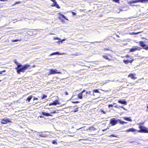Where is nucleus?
<instances>
[{
    "instance_id": "4be33fe9",
    "label": "nucleus",
    "mask_w": 148,
    "mask_h": 148,
    "mask_svg": "<svg viewBox=\"0 0 148 148\" xmlns=\"http://www.w3.org/2000/svg\"><path fill=\"white\" fill-rule=\"evenodd\" d=\"M123 119L124 120H127V121H132V120L129 118L124 117Z\"/></svg>"
},
{
    "instance_id": "ea45409f",
    "label": "nucleus",
    "mask_w": 148,
    "mask_h": 148,
    "mask_svg": "<svg viewBox=\"0 0 148 148\" xmlns=\"http://www.w3.org/2000/svg\"><path fill=\"white\" fill-rule=\"evenodd\" d=\"M8 0H0V1H7Z\"/></svg>"
},
{
    "instance_id": "cd10ccee",
    "label": "nucleus",
    "mask_w": 148,
    "mask_h": 148,
    "mask_svg": "<svg viewBox=\"0 0 148 148\" xmlns=\"http://www.w3.org/2000/svg\"><path fill=\"white\" fill-rule=\"evenodd\" d=\"M120 0H113V1L115 2L116 3H119V1Z\"/></svg>"
},
{
    "instance_id": "f704fd0d",
    "label": "nucleus",
    "mask_w": 148,
    "mask_h": 148,
    "mask_svg": "<svg viewBox=\"0 0 148 148\" xmlns=\"http://www.w3.org/2000/svg\"><path fill=\"white\" fill-rule=\"evenodd\" d=\"M101 112H102L103 114H105L106 113V112H105L103 110H101L100 111Z\"/></svg>"
},
{
    "instance_id": "6ab92c4d",
    "label": "nucleus",
    "mask_w": 148,
    "mask_h": 148,
    "mask_svg": "<svg viewBox=\"0 0 148 148\" xmlns=\"http://www.w3.org/2000/svg\"><path fill=\"white\" fill-rule=\"evenodd\" d=\"M58 14L60 16H61L62 17H63V18H64L66 20H68V19L66 18V17L63 14H61V13L59 12L58 13Z\"/></svg>"
},
{
    "instance_id": "c85d7f7f",
    "label": "nucleus",
    "mask_w": 148,
    "mask_h": 148,
    "mask_svg": "<svg viewBox=\"0 0 148 148\" xmlns=\"http://www.w3.org/2000/svg\"><path fill=\"white\" fill-rule=\"evenodd\" d=\"M52 142V143L53 144H57V142L55 140H53Z\"/></svg>"
},
{
    "instance_id": "a878e982",
    "label": "nucleus",
    "mask_w": 148,
    "mask_h": 148,
    "mask_svg": "<svg viewBox=\"0 0 148 148\" xmlns=\"http://www.w3.org/2000/svg\"><path fill=\"white\" fill-rule=\"evenodd\" d=\"M21 3V1H17L15 3H14L13 5V6H14L16 4H19Z\"/></svg>"
},
{
    "instance_id": "72a5a7b5",
    "label": "nucleus",
    "mask_w": 148,
    "mask_h": 148,
    "mask_svg": "<svg viewBox=\"0 0 148 148\" xmlns=\"http://www.w3.org/2000/svg\"><path fill=\"white\" fill-rule=\"evenodd\" d=\"M71 12L72 13L73 15H75L76 14V13L72 11Z\"/></svg>"
},
{
    "instance_id": "79ce46f5",
    "label": "nucleus",
    "mask_w": 148,
    "mask_h": 148,
    "mask_svg": "<svg viewBox=\"0 0 148 148\" xmlns=\"http://www.w3.org/2000/svg\"><path fill=\"white\" fill-rule=\"evenodd\" d=\"M145 49L146 50H148V46H147L146 47V48H145Z\"/></svg>"
},
{
    "instance_id": "6e6552de",
    "label": "nucleus",
    "mask_w": 148,
    "mask_h": 148,
    "mask_svg": "<svg viewBox=\"0 0 148 148\" xmlns=\"http://www.w3.org/2000/svg\"><path fill=\"white\" fill-rule=\"evenodd\" d=\"M118 121L114 118H112L110 120V123L112 126L114 125L117 123Z\"/></svg>"
},
{
    "instance_id": "a19ab883",
    "label": "nucleus",
    "mask_w": 148,
    "mask_h": 148,
    "mask_svg": "<svg viewBox=\"0 0 148 148\" xmlns=\"http://www.w3.org/2000/svg\"><path fill=\"white\" fill-rule=\"evenodd\" d=\"M73 103H79V102L78 101H76L75 102H73Z\"/></svg>"
},
{
    "instance_id": "2f4dec72",
    "label": "nucleus",
    "mask_w": 148,
    "mask_h": 148,
    "mask_svg": "<svg viewBox=\"0 0 148 148\" xmlns=\"http://www.w3.org/2000/svg\"><path fill=\"white\" fill-rule=\"evenodd\" d=\"M108 107L109 108L110 107H113V105L112 104H110L108 105Z\"/></svg>"
},
{
    "instance_id": "ddd939ff",
    "label": "nucleus",
    "mask_w": 148,
    "mask_h": 148,
    "mask_svg": "<svg viewBox=\"0 0 148 148\" xmlns=\"http://www.w3.org/2000/svg\"><path fill=\"white\" fill-rule=\"evenodd\" d=\"M59 101L58 100H55L53 103H50L49 104V106H56L57 104H59Z\"/></svg>"
},
{
    "instance_id": "bb28decb",
    "label": "nucleus",
    "mask_w": 148,
    "mask_h": 148,
    "mask_svg": "<svg viewBox=\"0 0 148 148\" xmlns=\"http://www.w3.org/2000/svg\"><path fill=\"white\" fill-rule=\"evenodd\" d=\"M20 40H19L18 39H15V40H12V42H16L20 41Z\"/></svg>"
},
{
    "instance_id": "c756f323",
    "label": "nucleus",
    "mask_w": 148,
    "mask_h": 148,
    "mask_svg": "<svg viewBox=\"0 0 148 148\" xmlns=\"http://www.w3.org/2000/svg\"><path fill=\"white\" fill-rule=\"evenodd\" d=\"M38 100V99L37 97H34L33 100V101H34L35 100Z\"/></svg>"
},
{
    "instance_id": "dca6fc26",
    "label": "nucleus",
    "mask_w": 148,
    "mask_h": 148,
    "mask_svg": "<svg viewBox=\"0 0 148 148\" xmlns=\"http://www.w3.org/2000/svg\"><path fill=\"white\" fill-rule=\"evenodd\" d=\"M118 102L121 104H123L124 105H126L127 104V102L124 99L122 100H119L118 101Z\"/></svg>"
},
{
    "instance_id": "5701e85b",
    "label": "nucleus",
    "mask_w": 148,
    "mask_h": 148,
    "mask_svg": "<svg viewBox=\"0 0 148 148\" xmlns=\"http://www.w3.org/2000/svg\"><path fill=\"white\" fill-rule=\"evenodd\" d=\"M47 97V96L45 95H43L41 97V99H43L45 98H46Z\"/></svg>"
},
{
    "instance_id": "9b49d317",
    "label": "nucleus",
    "mask_w": 148,
    "mask_h": 148,
    "mask_svg": "<svg viewBox=\"0 0 148 148\" xmlns=\"http://www.w3.org/2000/svg\"><path fill=\"white\" fill-rule=\"evenodd\" d=\"M51 1H53V3L52 4L51 6V7L55 6L56 8L59 9L60 8V7L59 5L57 4V2L56 0H50Z\"/></svg>"
},
{
    "instance_id": "de8ad7c7",
    "label": "nucleus",
    "mask_w": 148,
    "mask_h": 148,
    "mask_svg": "<svg viewBox=\"0 0 148 148\" xmlns=\"http://www.w3.org/2000/svg\"><path fill=\"white\" fill-rule=\"evenodd\" d=\"M40 118H42V117H43L42 116H40Z\"/></svg>"
},
{
    "instance_id": "e433bc0d",
    "label": "nucleus",
    "mask_w": 148,
    "mask_h": 148,
    "mask_svg": "<svg viewBox=\"0 0 148 148\" xmlns=\"http://www.w3.org/2000/svg\"><path fill=\"white\" fill-rule=\"evenodd\" d=\"M66 40V39H63L61 40H60L59 41L62 42V41H65Z\"/></svg>"
},
{
    "instance_id": "c03bdc74",
    "label": "nucleus",
    "mask_w": 148,
    "mask_h": 148,
    "mask_svg": "<svg viewBox=\"0 0 148 148\" xmlns=\"http://www.w3.org/2000/svg\"><path fill=\"white\" fill-rule=\"evenodd\" d=\"M65 94L67 95H68V93L67 92H65Z\"/></svg>"
},
{
    "instance_id": "39448f33",
    "label": "nucleus",
    "mask_w": 148,
    "mask_h": 148,
    "mask_svg": "<svg viewBox=\"0 0 148 148\" xmlns=\"http://www.w3.org/2000/svg\"><path fill=\"white\" fill-rule=\"evenodd\" d=\"M57 112H56V110H54L53 112H51L50 113H46L45 112H42L41 113L44 116H53V115H52V114H55L57 113Z\"/></svg>"
},
{
    "instance_id": "7ed1b4c3",
    "label": "nucleus",
    "mask_w": 148,
    "mask_h": 148,
    "mask_svg": "<svg viewBox=\"0 0 148 148\" xmlns=\"http://www.w3.org/2000/svg\"><path fill=\"white\" fill-rule=\"evenodd\" d=\"M91 93V92L90 91L86 92L84 96V98L85 99H89L91 98L92 96H95L94 93L92 94Z\"/></svg>"
},
{
    "instance_id": "f03ea898",
    "label": "nucleus",
    "mask_w": 148,
    "mask_h": 148,
    "mask_svg": "<svg viewBox=\"0 0 148 148\" xmlns=\"http://www.w3.org/2000/svg\"><path fill=\"white\" fill-rule=\"evenodd\" d=\"M143 124L144 123L143 122L139 123L138 124L139 126V127L140 129V130H137L133 128H131L126 130L125 132H137L139 133H148V130H147V128L143 126Z\"/></svg>"
},
{
    "instance_id": "f8f14e48",
    "label": "nucleus",
    "mask_w": 148,
    "mask_h": 148,
    "mask_svg": "<svg viewBox=\"0 0 148 148\" xmlns=\"http://www.w3.org/2000/svg\"><path fill=\"white\" fill-rule=\"evenodd\" d=\"M148 1V0H136L132 1V3H137L138 2H141L143 3Z\"/></svg>"
},
{
    "instance_id": "20e7f679",
    "label": "nucleus",
    "mask_w": 148,
    "mask_h": 148,
    "mask_svg": "<svg viewBox=\"0 0 148 148\" xmlns=\"http://www.w3.org/2000/svg\"><path fill=\"white\" fill-rule=\"evenodd\" d=\"M102 57L104 59L108 60V61L113 60L111 59L112 56L110 54L105 53L102 56Z\"/></svg>"
},
{
    "instance_id": "f3484780",
    "label": "nucleus",
    "mask_w": 148,
    "mask_h": 148,
    "mask_svg": "<svg viewBox=\"0 0 148 148\" xmlns=\"http://www.w3.org/2000/svg\"><path fill=\"white\" fill-rule=\"evenodd\" d=\"M133 60H124L123 62L126 64H127L129 63H132Z\"/></svg>"
},
{
    "instance_id": "8fccbe9b",
    "label": "nucleus",
    "mask_w": 148,
    "mask_h": 148,
    "mask_svg": "<svg viewBox=\"0 0 148 148\" xmlns=\"http://www.w3.org/2000/svg\"><path fill=\"white\" fill-rule=\"evenodd\" d=\"M1 80H0V82L1 81Z\"/></svg>"
},
{
    "instance_id": "4468645a",
    "label": "nucleus",
    "mask_w": 148,
    "mask_h": 148,
    "mask_svg": "<svg viewBox=\"0 0 148 148\" xmlns=\"http://www.w3.org/2000/svg\"><path fill=\"white\" fill-rule=\"evenodd\" d=\"M135 76L136 74H135L130 73L128 75V77H130L132 79H135L137 78V77H135Z\"/></svg>"
},
{
    "instance_id": "473e14b6",
    "label": "nucleus",
    "mask_w": 148,
    "mask_h": 148,
    "mask_svg": "<svg viewBox=\"0 0 148 148\" xmlns=\"http://www.w3.org/2000/svg\"><path fill=\"white\" fill-rule=\"evenodd\" d=\"M58 54V52H54V53H52L51 54V55H54Z\"/></svg>"
},
{
    "instance_id": "0eeeda50",
    "label": "nucleus",
    "mask_w": 148,
    "mask_h": 148,
    "mask_svg": "<svg viewBox=\"0 0 148 148\" xmlns=\"http://www.w3.org/2000/svg\"><path fill=\"white\" fill-rule=\"evenodd\" d=\"M142 48L138 46H135L133 47V48L130 49V52L135 51H140L142 49Z\"/></svg>"
},
{
    "instance_id": "2eb2a0df",
    "label": "nucleus",
    "mask_w": 148,
    "mask_h": 148,
    "mask_svg": "<svg viewBox=\"0 0 148 148\" xmlns=\"http://www.w3.org/2000/svg\"><path fill=\"white\" fill-rule=\"evenodd\" d=\"M140 45V46L143 47V48L145 49V48H146L147 47L146 45L144 43V42L143 41H140L139 42Z\"/></svg>"
},
{
    "instance_id": "1a4fd4ad",
    "label": "nucleus",
    "mask_w": 148,
    "mask_h": 148,
    "mask_svg": "<svg viewBox=\"0 0 148 148\" xmlns=\"http://www.w3.org/2000/svg\"><path fill=\"white\" fill-rule=\"evenodd\" d=\"M1 124H6L8 123H11L12 121L8 119H1Z\"/></svg>"
},
{
    "instance_id": "393cba45",
    "label": "nucleus",
    "mask_w": 148,
    "mask_h": 148,
    "mask_svg": "<svg viewBox=\"0 0 148 148\" xmlns=\"http://www.w3.org/2000/svg\"><path fill=\"white\" fill-rule=\"evenodd\" d=\"M92 92H93V93H94V92L95 93H100L99 92L98 90H92Z\"/></svg>"
},
{
    "instance_id": "37998d69",
    "label": "nucleus",
    "mask_w": 148,
    "mask_h": 148,
    "mask_svg": "<svg viewBox=\"0 0 148 148\" xmlns=\"http://www.w3.org/2000/svg\"><path fill=\"white\" fill-rule=\"evenodd\" d=\"M127 58H129L130 57V56L129 55H126V56Z\"/></svg>"
},
{
    "instance_id": "a18cd8bd",
    "label": "nucleus",
    "mask_w": 148,
    "mask_h": 148,
    "mask_svg": "<svg viewBox=\"0 0 148 148\" xmlns=\"http://www.w3.org/2000/svg\"><path fill=\"white\" fill-rule=\"evenodd\" d=\"M148 106H147V111H148Z\"/></svg>"
},
{
    "instance_id": "9d476101",
    "label": "nucleus",
    "mask_w": 148,
    "mask_h": 148,
    "mask_svg": "<svg viewBox=\"0 0 148 148\" xmlns=\"http://www.w3.org/2000/svg\"><path fill=\"white\" fill-rule=\"evenodd\" d=\"M86 90H83L81 92L79 93L77 95V97L78 99H82L84 98V95H83V93L85 92Z\"/></svg>"
},
{
    "instance_id": "49530a36",
    "label": "nucleus",
    "mask_w": 148,
    "mask_h": 148,
    "mask_svg": "<svg viewBox=\"0 0 148 148\" xmlns=\"http://www.w3.org/2000/svg\"><path fill=\"white\" fill-rule=\"evenodd\" d=\"M121 108H123V107L122 106H120V107Z\"/></svg>"
},
{
    "instance_id": "f257e3e1",
    "label": "nucleus",
    "mask_w": 148,
    "mask_h": 148,
    "mask_svg": "<svg viewBox=\"0 0 148 148\" xmlns=\"http://www.w3.org/2000/svg\"><path fill=\"white\" fill-rule=\"evenodd\" d=\"M14 62L17 65V67H16L15 69H16V72L18 74H20L21 72H24L25 70H27L30 66V65L28 64L22 65L17 62L16 59L14 60Z\"/></svg>"
},
{
    "instance_id": "412c9836",
    "label": "nucleus",
    "mask_w": 148,
    "mask_h": 148,
    "mask_svg": "<svg viewBox=\"0 0 148 148\" xmlns=\"http://www.w3.org/2000/svg\"><path fill=\"white\" fill-rule=\"evenodd\" d=\"M89 129L91 131H95L96 129L93 127H90L89 128Z\"/></svg>"
},
{
    "instance_id": "4c0bfd02",
    "label": "nucleus",
    "mask_w": 148,
    "mask_h": 148,
    "mask_svg": "<svg viewBox=\"0 0 148 148\" xmlns=\"http://www.w3.org/2000/svg\"><path fill=\"white\" fill-rule=\"evenodd\" d=\"M103 50L105 51H109V49H108V48H104L103 49Z\"/></svg>"
},
{
    "instance_id": "aec40b11",
    "label": "nucleus",
    "mask_w": 148,
    "mask_h": 148,
    "mask_svg": "<svg viewBox=\"0 0 148 148\" xmlns=\"http://www.w3.org/2000/svg\"><path fill=\"white\" fill-rule=\"evenodd\" d=\"M118 121H119V123L123 125L124 123H127L124 121H122L120 120H118Z\"/></svg>"
},
{
    "instance_id": "c9c22d12",
    "label": "nucleus",
    "mask_w": 148,
    "mask_h": 148,
    "mask_svg": "<svg viewBox=\"0 0 148 148\" xmlns=\"http://www.w3.org/2000/svg\"><path fill=\"white\" fill-rule=\"evenodd\" d=\"M143 32V31H141V32H136V33H134V34H139L140 33H141V32Z\"/></svg>"
},
{
    "instance_id": "b1692460",
    "label": "nucleus",
    "mask_w": 148,
    "mask_h": 148,
    "mask_svg": "<svg viewBox=\"0 0 148 148\" xmlns=\"http://www.w3.org/2000/svg\"><path fill=\"white\" fill-rule=\"evenodd\" d=\"M110 137H114L118 138H119V137L118 136V135H114L113 134L111 135L110 136Z\"/></svg>"
},
{
    "instance_id": "58836bf2",
    "label": "nucleus",
    "mask_w": 148,
    "mask_h": 148,
    "mask_svg": "<svg viewBox=\"0 0 148 148\" xmlns=\"http://www.w3.org/2000/svg\"><path fill=\"white\" fill-rule=\"evenodd\" d=\"M54 39H56V40H60V38H58L57 37H56L54 38Z\"/></svg>"
},
{
    "instance_id": "09e8293b",
    "label": "nucleus",
    "mask_w": 148,
    "mask_h": 148,
    "mask_svg": "<svg viewBox=\"0 0 148 148\" xmlns=\"http://www.w3.org/2000/svg\"><path fill=\"white\" fill-rule=\"evenodd\" d=\"M117 37H119V36L118 35H117Z\"/></svg>"
},
{
    "instance_id": "423d86ee",
    "label": "nucleus",
    "mask_w": 148,
    "mask_h": 148,
    "mask_svg": "<svg viewBox=\"0 0 148 148\" xmlns=\"http://www.w3.org/2000/svg\"><path fill=\"white\" fill-rule=\"evenodd\" d=\"M61 74V72L60 71H57V70L55 69H51L49 70L48 75H51L52 74Z\"/></svg>"
},
{
    "instance_id": "7c9ffc66",
    "label": "nucleus",
    "mask_w": 148,
    "mask_h": 148,
    "mask_svg": "<svg viewBox=\"0 0 148 148\" xmlns=\"http://www.w3.org/2000/svg\"><path fill=\"white\" fill-rule=\"evenodd\" d=\"M6 72V71L5 70H3L2 71H0V74H2L3 73H5Z\"/></svg>"
},
{
    "instance_id": "a211bd4d",
    "label": "nucleus",
    "mask_w": 148,
    "mask_h": 148,
    "mask_svg": "<svg viewBox=\"0 0 148 148\" xmlns=\"http://www.w3.org/2000/svg\"><path fill=\"white\" fill-rule=\"evenodd\" d=\"M32 97V95L29 96L26 99V101H28V102H29L31 99Z\"/></svg>"
}]
</instances>
